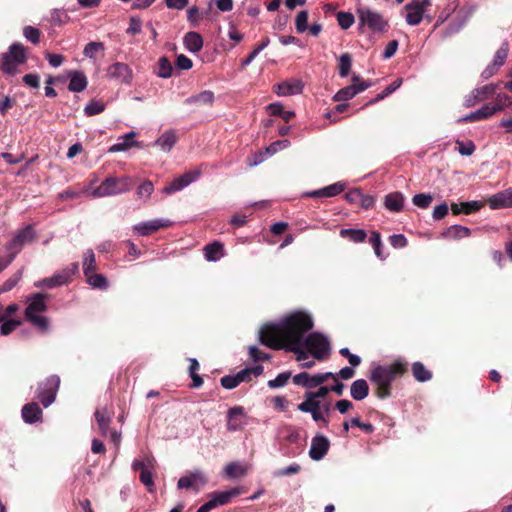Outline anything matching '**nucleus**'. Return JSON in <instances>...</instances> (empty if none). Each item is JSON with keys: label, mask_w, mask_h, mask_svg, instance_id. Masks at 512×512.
I'll list each match as a JSON object with an SVG mask.
<instances>
[{"label": "nucleus", "mask_w": 512, "mask_h": 512, "mask_svg": "<svg viewBox=\"0 0 512 512\" xmlns=\"http://www.w3.org/2000/svg\"><path fill=\"white\" fill-rule=\"evenodd\" d=\"M352 66V57L349 53H344L339 58L338 69L341 77H347Z\"/></svg>", "instance_id": "nucleus-46"}, {"label": "nucleus", "mask_w": 512, "mask_h": 512, "mask_svg": "<svg viewBox=\"0 0 512 512\" xmlns=\"http://www.w3.org/2000/svg\"><path fill=\"white\" fill-rule=\"evenodd\" d=\"M298 410L304 413L315 412L316 410L321 409V402L319 400L316 401H303L298 405Z\"/></svg>", "instance_id": "nucleus-60"}, {"label": "nucleus", "mask_w": 512, "mask_h": 512, "mask_svg": "<svg viewBox=\"0 0 512 512\" xmlns=\"http://www.w3.org/2000/svg\"><path fill=\"white\" fill-rule=\"evenodd\" d=\"M243 493V489L240 487H234L227 491L214 492L211 495L212 501L215 503V507L220 505L228 504L233 497H236Z\"/></svg>", "instance_id": "nucleus-19"}, {"label": "nucleus", "mask_w": 512, "mask_h": 512, "mask_svg": "<svg viewBox=\"0 0 512 512\" xmlns=\"http://www.w3.org/2000/svg\"><path fill=\"white\" fill-rule=\"evenodd\" d=\"M509 53V44L507 41L503 42L499 49L495 53L493 64L501 67L504 64L505 59L507 58Z\"/></svg>", "instance_id": "nucleus-50"}, {"label": "nucleus", "mask_w": 512, "mask_h": 512, "mask_svg": "<svg viewBox=\"0 0 512 512\" xmlns=\"http://www.w3.org/2000/svg\"><path fill=\"white\" fill-rule=\"evenodd\" d=\"M443 237L450 239H461L471 235V230L462 225H452L448 227L443 233Z\"/></svg>", "instance_id": "nucleus-30"}, {"label": "nucleus", "mask_w": 512, "mask_h": 512, "mask_svg": "<svg viewBox=\"0 0 512 512\" xmlns=\"http://www.w3.org/2000/svg\"><path fill=\"white\" fill-rule=\"evenodd\" d=\"M82 266L84 275H88L89 273L95 272L97 270L96 258L93 250L88 249L84 253Z\"/></svg>", "instance_id": "nucleus-42"}, {"label": "nucleus", "mask_w": 512, "mask_h": 512, "mask_svg": "<svg viewBox=\"0 0 512 512\" xmlns=\"http://www.w3.org/2000/svg\"><path fill=\"white\" fill-rule=\"evenodd\" d=\"M495 113L512 108V97L504 93H498L495 98V104L491 105Z\"/></svg>", "instance_id": "nucleus-44"}, {"label": "nucleus", "mask_w": 512, "mask_h": 512, "mask_svg": "<svg viewBox=\"0 0 512 512\" xmlns=\"http://www.w3.org/2000/svg\"><path fill=\"white\" fill-rule=\"evenodd\" d=\"M330 447L329 440L323 435H317L312 438L309 456L315 461H319L325 457Z\"/></svg>", "instance_id": "nucleus-15"}, {"label": "nucleus", "mask_w": 512, "mask_h": 512, "mask_svg": "<svg viewBox=\"0 0 512 512\" xmlns=\"http://www.w3.org/2000/svg\"><path fill=\"white\" fill-rule=\"evenodd\" d=\"M27 320L30 321L34 326L39 327L42 330H46L48 322L46 317L37 314L25 315Z\"/></svg>", "instance_id": "nucleus-63"}, {"label": "nucleus", "mask_w": 512, "mask_h": 512, "mask_svg": "<svg viewBox=\"0 0 512 512\" xmlns=\"http://www.w3.org/2000/svg\"><path fill=\"white\" fill-rule=\"evenodd\" d=\"M139 478H140L141 483L146 486L148 492H150V493L154 492L155 484H154L152 472L149 470V468L142 469V471L140 472Z\"/></svg>", "instance_id": "nucleus-52"}, {"label": "nucleus", "mask_w": 512, "mask_h": 512, "mask_svg": "<svg viewBox=\"0 0 512 512\" xmlns=\"http://www.w3.org/2000/svg\"><path fill=\"white\" fill-rule=\"evenodd\" d=\"M290 377H291L290 372L280 373L277 375V377L275 379L268 381V386L270 388L283 387L287 384Z\"/></svg>", "instance_id": "nucleus-59"}, {"label": "nucleus", "mask_w": 512, "mask_h": 512, "mask_svg": "<svg viewBox=\"0 0 512 512\" xmlns=\"http://www.w3.org/2000/svg\"><path fill=\"white\" fill-rule=\"evenodd\" d=\"M206 484V479L201 473H192L189 476H183L178 480L179 489H195L198 490L200 485Z\"/></svg>", "instance_id": "nucleus-18"}, {"label": "nucleus", "mask_w": 512, "mask_h": 512, "mask_svg": "<svg viewBox=\"0 0 512 512\" xmlns=\"http://www.w3.org/2000/svg\"><path fill=\"white\" fill-rule=\"evenodd\" d=\"M330 377H334V373L325 372L311 375L307 372H301L293 377V382L296 385H301L307 389H312L322 385L324 382L330 379Z\"/></svg>", "instance_id": "nucleus-12"}, {"label": "nucleus", "mask_w": 512, "mask_h": 512, "mask_svg": "<svg viewBox=\"0 0 512 512\" xmlns=\"http://www.w3.org/2000/svg\"><path fill=\"white\" fill-rule=\"evenodd\" d=\"M24 37L33 44H38L40 42L41 32L38 28L33 26H25L23 28Z\"/></svg>", "instance_id": "nucleus-54"}, {"label": "nucleus", "mask_w": 512, "mask_h": 512, "mask_svg": "<svg viewBox=\"0 0 512 512\" xmlns=\"http://www.w3.org/2000/svg\"><path fill=\"white\" fill-rule=\"evenodd\" d=\"M303 345L315 360L323 361L330 356V342L328 338L320 332L308 334L303 340Z\"/></svg>", "instance_id": "nucleus-3"}, {"label": "nucleus", "mask_w": 512, "mask_h": 512, "mask_svg": "<svg viewBox=\"0 0 512 512\" xmlns=\"http://www.w3.org/2000/svg\"><path fill=\"white\" fill-rule=\"evenodd\" d=\"M357 13L359 20L358 30L360 32L363 31L364 27H367L373 33H383L388 30V22L380 13L369 8H360Z\"/></svg>", "instance_id": "nucleus-5"}, {"label": "nucleus", "mask_w": 512, "mask_h": 512, "mask_svg": "<svg viewBox=\"0 0 512 512\" xmlns=\"http://www.w3.org/2000/svg\"><path fill=\"white\" fill-rule=\"evenodd\" d=\"M214 102V93L210 90L202 91L185 100L186 104L212 105Z\"/></svg>", "instance_id": "nucleus-31"}, {"label": "nucleus", "mask_w": 512, "mask_h": 512, "mask_svg": "<svg viewBox=\"0 0 512 512\" xmlns=\"http://www.w3.org/2000/svg\"><path fill=\"white\" fill-rule=\"evenodd\" d=\"M245 411L242 406H234L227 412V430L234 432L242 430L246 424Z\"/></svg>", "instance_id": "nucleus-14"}, {"label": "nucleus", "mask_w": 512, "mask_h": 512, "mask_svg": "<svg viewBox=\"0 0 512 512\" xmlns=\"http://www.w3.org/2000/svg\"><path fill=\"white\" fill-rule=\"evenodd\" d=\"M340 236L342 238L348 239L354 243H362L366 240L367 233L363 229L348 228V229H341Z\"/></svg>", "instance_id": "nucleus-33"}, {"label": "nucleus", "mask_w": 512, "mask_h": 512, "mask_svg": "<svg viewBox=\"0 0 512 512\" xmlns=\"http://www.w3.org/2000/svg\"><path fill=\"white\" fill-rule=\"evenodd\" d=\"M303 85L301 81H293V82H282L277 84L276 93L280 96H288L299 94L302 92Z\"/></svg>", "instance_id": "nucleus-26"}, {"label": "nucleus", "mask_w": 512, "mask_h": 512, "mask_svg": "<svg viewBox=\"0 0 512 512\" xmlns=\"http://www.w3.org/2000/svg\"><path fill=\"white\" fill-rule=\"evenodd\" d=\"M482 207L483 204L478 201L461 202L460 204L452 203L451 211L453 215H459L461 213L469 215L479 211Z\"/></svg>", "instance_id": "nucleus-21"}, {"label": "nucleus", "mask_w": 512, "mask_h": 512, "mask_svg": "<svg viewBox=\"0 0 512 512\" xmlns=\"http://www.w3.org/2000/svg\"><path fill=\"white\" fill-rule=\"evenodd\" d=\"M488 204L492 209H500L509 207L503 192H499L488 199Z\"/></svg>", "instance_id": "nucleus-53"}, {"label": "nucleus", "mask_w": 512, "mask_h": 512, "mask_svg": "<svg viewBox=\"0 0 512 512\" xmlns=\"http://www.w3.org/2000/svg\"><path fill=\"white\" fill-rule=\"evenodd\" d=\"M337 21L339 26L346 30L353 25L355 18L352 13L340 11L337 13Z\"/></svg>", "instance_id": "nucleus-51"}, {"label": "nucleus", "mask_w": 512, "mask_h": 512, "mask_svg": "<svg viewBox=\"0 0 512 512\" xmlns=\"http://www.w3.org/2000/svg\"><path fill=\"white\" fill-rule=\"evenodd\" d=\"M202 174L201 167H198L194 170L187 171L183 175L175 178L173 181L168 183L163 188V193L165 194H173L187 187L189 184L194 182L199 176Z\"/></svg>", "instance_id": "nucleus-11"}, {"label": "nucleus", "mask_w": 512, "mask_h": 512, "mask_svg": "<svg viewBox=\"0 0 512 512\" xmlns=\"http://www.w3.org/2000/svg\"><path fill=\"white\" fill-rule=\"evenodd\" d=\"M247 472V466L237 461L230 462L225 467V475L231 479L243 477L247 474Z\"/></svg>", "instance_id": "nucleus-32"}, {"label": "nucleus", "mask_w": 512, "mask_h": 512, "mask_svg": "<svg viewBox=\"0 0 512 512\" xmlns=\"http://www.w3.org/2000/svg\"><path fill=\"white\" fill-rule=\"evenodd\" d=\"M432 201L433 197L430 194L425 193L416 194L412 198V203L421 209L428 208Z\"/></svg>", "instance_id": "nucleus-49"}, {"label": "nucleus", "mask_w": 512, "mask_h": 512, "mask_svg": "<svg viewBox=\"0 0 512 512\" xmlns=\"http://www.w3.org/2000/svg\"><path fill=\"white\" fill-rule=\"evenodd\" d=\"M177 141L176 134L173 131L164 132L155 142L163 151L169 152Z\"/></svg>", "instance_id": "nucleus-34"}, {"label": "nucleus", "mask_w": 512, "mask_h": 512, "mask_svg": "<svg viewBox=\"0 0 512 512\" xmlns=\"http://www.w3.org/2000/svg\"><path fill=\"white\" fill-rule=\"evenodd\" d=\"M95 418L98 424L99 431L103 437H107L109 435L110 440L118 446L121 441V434L116 430H111L109 428L111 422V414L107 410V408H100L95 411Z\"/></svg>", "instance_id": "nucleus-9"}, {"label": "nucleus", "mask_w": 512, "mask_h": 512, "mask_svg": "<svg viewBox=\"0 0 512 512\" xmlns=\"http://www.w3.org/2000/svg\"><path fill=\"white\" fill-rule=\"evenodd\" d=\"M408 371L407 361L398 358L390 365H377L370 373V381L375 385V395L379 399L391 396L392 382Z\"/></svg>", "instance_id": "nucleus-2"}, {"label": "nucleus", "mask_w": 512, "mask_h": 512, "mask_svg": "<svg viewBox=\"0 0 512 512\" xmlns=\"http://www.w3.org/2000/svg\"><path fill=\"white\" fill-rule=\"evenodd\" d=\"M456 144L458 146V152L463 156H470L475 152L476 146L470 140L467 142L457 140Z\"/></svg>", "instance_id": "nucleus-58"}, {"label": "nucleus", "mask_w": 512, "mask_h": 512, "mask_svg": "<svg viewBox=\"0 0 512 512\" xmlns=\"http://www.w3.org/2000/svg\"><path fill=\"white\" fill-rule=\"evenodd\" d=\"M87 283L93 288L106 290L108 288V280L103 274L95 272L85 275Z\"/></svg>", "instance_id": "nucleus-36"}, {"label": "nucleus", "mask_w": 512, "mask_h": 512, "mask_svg": "<svg viewBox=\"0 0 512 512\" xmlns=\"http://www.w3.org/2000/svg\"><path fill=\"white\" fill-rule=\"evenodd\" d=\"M154 191L153 183L149 180L144 181L137 189V195L139 198H149Z\"/></svg>", "instance_id": "nucleus-61"}, {"label": "nucleus", "mask_w": 512, "mask_h": 512, "mask_svg": "<svg viewBox=\"0 0 512 512\" xmlns=\"http://www.w3.org/2000/svg\"><path fill=\"white\" fill-rule=\"evenodd\" d=\"M68 89L72 92H81L86 89L88 81L83 72L71 71Z\"/></svg>", "instance_id": "nucleus-24"}, {"label": "nucleus", "mask_w": 512, "mask_h": 512, "mask_svg": "<svg viewBox=\"0 0 512 512\" xmlns=\"http://www.w3.org/2000/svg\"><path fill=\"white\" fill-rule=\"evenodd\" d=\"M369 242L371 243L376 256L381 260L385 259L382 253V241L380 233L377 231H373L369 238Z\"/></svg>", "instance_id": "nucleus-48"}, {"label": "nucleus", "mask_w": 512, "mask_h": 512, "mask_svg": "<svg viewBox=\"0 0 512 512\" xmlns=\"http://www.w3.org/2000/svg\"><path fill=\"white\" fill-rule=\"evenodd\" d=\"M22 277V272L17 271L13 276L7 279L2 285V291L8 292L12 290Z\"/></svg>", "instance_id": "nucleus-64"}, {"label": "nucleus", "mask_w": 512, "mask_h": 512, "mask_svg": "<svg viewBox=\"0 0 512 512\" xmlns=\"http://www.w3.org/2000/svg\"><path fill=\"white\" fill-rule=\"evenodd\" d=\"M47 308L45 303V296L37 294L32 302L25 309V315L36 314L37 312H43Z\"/></svg>", "instance_id": "nucleus-39"}, {"label": "nucleus", "mask_w": 512, "mask_h": 512, "mask_svg": "<svg viewBox=\"0 0 512 512\" xmlns=\"http://www.w3.org/2000/svg\"><path fill=\"white\" fill-rule=\"evenodd\" d=\"M314 321L305 311H294L278 323H268L261 327L259 340L261 344L282 350L285 346L303 342L305 334L312 330Z\"/></svg>", "instance_id": "nucleus-1"}, {"label": "nucleus", "mask_w": 512, "mask_h": 512, "mask_svg": "<svg viewBox=\"0 0 512 512\" xmlns=\"http://www.w3.org/2000/svg\"><path fill=\"white\" fill-rule=\"evenodd\" d=\"M184 44L190 52L197 53L203 47V38L199 33L190 31L184 36Z\"/></svg>", "instance_id": "nucleus-28"}, {"label": "nucleus", "mask_w": 512, "mask_h": 512, "mask_svg": "<svg viewBox=\"0 0 512 512\" xmlns=\"http://www.w3.org/2000/svg\"><path fill=\"white\" fill-rule=\"evenodd\" d=\"M351 397L354 400L361 401L369 394V386L366 380L358 379L354 381L350 388Z\"/></svg>", "instance_id": "nucleus-27"}, {"label": "nucleus", "mask_w": 512, "mask_h": 512, "mask_svg": "<svg viewBox=\"0 0 512 512\" xmlns=\"http://www.w3.org/2000/svg\"><path fill=\"white\" fill-rule=\"evenodd\" d=\"M173 72V67L169 59L165 56L160 57L157 63L155 73L160 78H169Z\"/></svg>", "instance_id": "nucleus-40"}, {"label": "nucleus", "mask_w": 512, "mask_h": 512, "mask_svg": "<svg viewBox=\"0 0 512 512\" xmlns=\"http://www.w3.org/2000/svg\"><path fill=\"white\" fill-rule=\"evenodd\" d=\"M105 46L102 42H89L83 50V54L88 58H94L95 53L98 51H104Z\"/></svg>", "instance_id": "nucleus-56"}, {"label": "nucleus", "mask_w": 512, "mask_h": 512, "mask_svg": "<svg viewBox=\"0 0 512 512\" xmlns=\"http://www.w3.org/2000/svg\"><path fill=\"white\" fill-rule=\"evenodd\" d=\"M300 470H301L300 465L297 463H293V464L289 465L288 467H285V468L275 471L274 476H276V477L289 476V475L297 474Z\"/></svg>", "instance_id": "nucleus-62"}, {"label": "nucleus", "mask_w": 512, "mask_h": 512, "mask_svg": "<svg viewBox=\"0 0 512 512\" xmlns=\"http://www.w3.org/2000/svg\"><path fill=\"white\" fill-rule=\"evenodd\" d=\"M203 251L206 260L217 261L224 256V245L219 241H214L205 245Z\"/></svg>", "instance_id": "nucleus-25"}, {"label": "nucleus", "mask_w": 512, "mask_h": 512, "mask_svg": "<svg viewBox=\"0 0 512 512\" xmlns=\"http://www.w3.org/2000/svg\"><path fill=\"white\" fill-rule=\"evenodd\" d=\"M495 114V109L492 108L491 104H485L477 111L471 112L462 119L461 122H475L484 119H488Z\"/></svg>", "instance_id": "nucleus-22"}, {"label": "nucleus", "mask_w": 512, "mask_h": 512, "mask_svg": "<svg viewBox=\"0 0 512 512\" xmlns=\"http://www.w3.org/2000/svg\"><path fill=\"white\" fill-rule=\"evenodd\" d=\"M27 61L26 48L23 44L13 43L8 52L2 55L1 70L8 75H14L17 67Z\"/></svg>", "instance_id": "nucleus-4"}, {"label": "nucleus", "mask_w": 512, "mask_h": 512, "mask_svg": "<svg viewBox=\"0 0 512 512\" xmlns=\"http://www.w3.org/2000/svg\"><path fill=\"white\" fill-rule=\"evenodd\" d=\"M404 204V196L400 192H392L385 196L384 206L391 212L398 213L402 211Z\"/></svg>", "instance_id": "nucleus-23"}, {"label": "nucleus", "mask_w": 512, "mask_h": 512, "mask_svg": "<svg viewBox=\"0 0 512 512\" xmlns=\"http://www.w3.org/2000/svg\"><path fill=\"white\" fill-rule=\"evenodd\" d=\"M105 109V104L100 101H91L88 103L84 109V112L87 116H94L100 114Z\"/></svg>", "instance_id": "nucleus-57"}, {"label": "nucleus", "mask_w": 512, "mask_h": 512, "mask_svg": "<svg viewBox=\"0 0 512 512\" xmlns=\"http://www.w3.org/2000/svg\"><path fill=\"white\" fill-rule=\"evenodd\" d=\"M345 189V184L337 182L326 186L322 189L315 190L307 194L308 197L321 198V197H334L340 194Z\"/></svg>", "instance_id": "nucleus-20"}, {"label": "nucleus", "mask_w": 512, "mask_h": 512, "mask_svg": "<svg viewBox=\"0 0 512 512\" xmlns=\"http://www.w3.org/2000/svg\"><path fill=\"white\" fill-rule=\"evenodd\" d=\"M172 225L169 219H154L134 226V230L141 236H148L161 228H168Z\"/></svg>", "instance_id": "nucleus-16"}, {"label": "nucleus", "mask_w": 512, "mask_h": 512, "mask_svg": "<svg viewBox=\"0 0 512 512\" xmlns=\"http://www.w3.org/2000/svg\"><path fill=\"white\" fill-rule=\"evenodd\" d=\"M59 385L60 378L57 375H51L38 384L37 398L44 407H48L54 402Z\"/></svg>", "instance_id": "nucleus-8"}, {"label": "nucleus", "mask_w": 512, "mask_h": 512, "mask_svg": "<svg viewBox=\"0 0 512 512\" xmlns=\"http://www.w3.org/2000/svg\"><path fill=\"white\" fill-rule=\"evenodd\" d=\"M358 94V91L356 89V84L352 83L351 85H348L342 89H340L334 96L333 100L340 102V101H347L349 99H352L354 96Z\"/></svg>", "instance_id": "nucleus-41"}, {"label": "nucleus", "mask_w": 512, "mask_h": 512, "mask_svg": "<svg viewBox=\"0 0 512 512\" xmlns=\"http://www.w3.org/2000/svg\"><path fill=\"white\" fill-rule=\"evenodd\" d=\"M263 371H264L263 366L256 365L254 367L245 368V369L239 371L236 375H237L240 383L249 382V381H251L252 376L258 377L263 373Z\"/></svg>", "instance_id": "nucleus-38"}, {"label": "nucleus", "mask_w": 512, "mask_h": 512, "mask_svg": "<svg viewBox=\"0 0 512 512\" xmlns=\"http://www.w3.org/2000/svg\"><path fill=\"white\" fill-rule=\"evenodd\" d=\"M36 233L32 225H26L18 230L14 237L5 245L8 255L15 259L25 244L32 243L35 240Z\"/></svg>", "instance_id": "nucleus-7"}, {"label": "nucleus", "mask_w": 512, "mask_h": 512, "mask_svg": "<svg viewBox=\"0 0 512 512\" xmlns=\"http://www.w3.org/2000/svg\"><path fill=\"white\" fill-rule=\"evenodd\" d=\"M412 374L419 382H426L432 379V372L426 369L421 362H414L412 364Z\"/></svg>", "instance_id": "nucleus-37"}, {"label": "nucleus", "mask_w": 512, "mask_h": 512, "mask_svg": "<svg viewBox=\"0 0 512 512\" xmlns=\"http://www.w3.org/2000/svg\"><path fill=\"white\" fill-rule=\"evenodd\" d=\"M270 115L272 116H279L281 117L285 122H289L292 117H294V112L292 111H285L283 106L280 103H272L267 107Z\"/></svg>", "instance_id": "nucleus-43"}, {"label": "nucleus", "mask_w": 512, "mask_h": 512, "mask_svg": "<svg viewBox=\"0 0 512 512\" xmlns=\"http://www.w3.org/2000/svg\"><path fill=\"white\" fill-rule=\"evenodd\" d=\"M295 27L298 33H303L308 29V12L300 11L295 20Z\"/></svg>", "instance_id": "nucleus-55"}, {"label": "nucleus", "mask_w": 512, "mask_h": 512, "mask_svg": "<svg viewBox=\"0 0 512 512\" xmlns=\"http://www.w3.org/2000/svg\"><path fill=\"white\" fill-rule=\"evenodd\" d=\"M500 84H488L479 88H475L473 92L475 93L474 99H479V101H484L492 97L496 94L497 89H499Z\"/></svg>", "instance_id": "nucleus-35"}, {"label": "nucleus", "mask_w": 512, "mask_h": 512, "mask_svg": "<svg viewBox=\"0 0 512 512\" xmlns=\"http://www.w3.org/2000/svg\"><path fill=\"white\" fill-rule=\"evenodd\" d=\"M21 415L25 423L34 424L41 421L43 412L37 402H30L22 407Z\"/></svg>", "instance_id": "nucleus-17"}, {"label": "nucleus", "mask_w": 512, "mask_h": 512, "mask_svg": "<svg viewBox=\"0 0 512 512\" xmlns=\"http://www.w3.org/2000/svg\"><path fill=\"white\" fill-rule=\"evenodd\" d=\"M79 271V264L77 262L70 263L66 268L55 273L54 275L58 279V283L62 285L68 284L72 281V277Z\"/></svg>", "instance_id": "nucleus-29"}, {"label": "nucleus", "mask_w": 512, "mask_h": 512, "mask_svg": "<svg viewBox=\"0 0 512 512\" xmlns=\"http://www.w3.org/2000/svg\"><path fill=\"white\" fill-rule=\"evenodd\" d=\"M283 349L289 352H293L296 355L297 361H304L308 359L310 355V353L305 349L303 342L285 346Z\"/></svg>", "instance_id": "nucleus-45"}, {"label": "nucleus", "mask_w": 512, "mask_h": 512, "mask_svg": "<svg viewBox=\"0 0 512 512\" xmlns=\"http://www.w3.org/2000/svg\"><path fill=\"white\" fill-rule=\"evenodd\" d=\"M269 43V38L265 37L259 44L255 46L253 51L250 52L249 55L242 60V66L249 65L257 57V55L269 45Z\"/></svg>", "instance_id": "nucleus-47"}, {"label": "nucleus", "mask_w": 512, "mask_h": 512, "mask_svg": "<svg viewBox=\"0 0 512 512\" xmlns=\"http://www.w3.org/2000/svg\"><path fill=\"white\" fill-rule=\"evenodd\" d=\"M108 77L116 79L121 83L129 84L132 81L133 73L128 64L116 62L108 67Z\"/></svg>", "instance_id": "nucleus-13"}, {"label": "nucleus", "mask_w": 512, "mask_h": 512, "mask_svg": "<svg viewBox=\"0 0 512 512\" xmlns=\"http://www.w3.org/2000/svg\"><path fill=\"white\" fill-rule=\"evenodd\" d=\"M133 183L130 177H108L95 190L94 195L104 197L121 194L132 189Z\"/></svg>", "instance_id": "nucleus-6"}, {"label": "nucleus", "mask_w": 512, "mask_h": 512, "mask_svg": "<svg viewBox=\"0 0 512 512\" xmlns=\"http://www.w3.org/2000/svg\"><path fill=\"white\" fill-rule=\"evenodd\" d=\"M431 5V0H413L405 5L406 22L411 26L420 24L423 19L426 8Z\"/></svg>", "instance_id": "nucleus-10"}]
</instances>
